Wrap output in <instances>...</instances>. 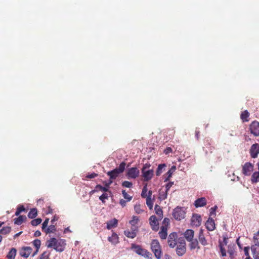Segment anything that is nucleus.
<instances>
[{
  "instance_id": "f257e3e1",
  "label": "nucleus",
  "mask_w": 259,
  "mask_h": 259,
  "mask_svg": "<svg viewBox=\"0 0 259 259\" xmlns=\"http://www.w3.org/2000/svg\"><path fill=\"white\" fill-rule=\"evenodd\" d=\"M126 163L122 162L119 165L118 167L112 170L108 171L107 174L110 177L108 183H106L105 187H103L100 184L96 186V188H99L101 191L103 192H110L109 188L110 185L113 183V180L116 179L119 175L123 172L125 169Z\"/></svg>"
},
{
  "instance_id": "a19ab883",
  "label": "nucleus",
  "mask_w": 259,
  "mask_h": 259,
  "mask_svg": "<svg viewBox=\"0 0 259 259\" xmlns=\"http://www.w3.org/2000/svg\"><path fill=\"white\" fill-rule=\"evenodd\" d=\"M146 204L149 207V208L151 209L153 207V202L151 200V198L150 197H147L146 198Z\"/></svg>"
},
{
  "instance_id": "864d4df0",
  "label": "nucleus",
  "mask_w": 259,
  "mask_h": 259,
  "mask_svg": "<svg viewBox=\"0 0 259 259\" xmlns=\"http://www.w3.org/2000/svg\"><path fill=\"white\" fill-rule=\"evenodd\" d=\"M173 185H174V182H169L168 183H167L165 186V190L168 191Z\"/></svg>"
},
{
  "instance_id": "412c9836",
  "label": "nucleus",
  "mask_w": 259,
  "mask_h": 259,
  "mask_svg": "<svg viewBox=\"0 0 259 259\" xmlns=\"http://www.w3.org/2000/svg\"><path fill=\"white\" fill-rule=\"evenodd\" d=\"M108 240L111 243L116 244L119 242V237L116 233L113 232L111 236L108 237Z\"/></svg>"
},
{
  "instance_id": "e433bc0d",
  "label": "nucleus",
  "mask_w": 259,
  "mask_h": 259,
  "mask_svg": "<svg viewBox=\"0 0 259 259\" xmlns=\"http://www.w3.org/2000/svg\"><path fill=\"white\" fill-rule=\"evenodd\" d=\"M56 231V227L53 224L50 225L48 228L45 230V232L46 234H49L50 233H54Z\"/></svg>"
},
{
  "instance_id": "39448f33",
  "label": "nucleus",
  "mask_w": 259,
  "mask_h": 259,
  "mask_svg": "<svg viewBox=\"0 0 259 259\" xmlns=\"http://www.w3.org/2000/svg\"><path fill=\"white\" fill-rule=\"evenodd\" d=\"M185 214L184 208L178 206L174 209L172 216L176 220L180 221L185 218Z\"/></svg>"
},
{
  "instance_id": "c756f323",
  "label": "nucleus",
  "mask_w": 259,
  "mask_h": 259,
  "mask_svg": "<svg viewBox=\"0 0 259 259\" xmlns=\"http://www.w3.org/2000/svg\"><path fill=\"white\" fill-rule=\"evenodd\" d=\"M251 181L252 183H256L259 181V171L253 173L251 176Z\"/></svg>"
},
{
  "instance_id": "cd10ccee",
  "label": "nucleus",
  "mask_w": 259,
  "mask_h": 259,
  "mask_svg": "<svg viewBox=\"0 0 259 259\" xmlns=\"http://www.w3.org/2000/svg\"><path fill=\"white\" fill-rule=\"evenodd\" d=\"M17 250L15 248H12L8 252L7 257L8 259H15Z\"/></svg>"
},
{
  "instance_id": "bf43d9fd",
  "label": "nucleus",
  "mask_w": 259,
  "mask_h": 259,
  "mask_svg": "<svg viewBox=\"0 0 259 259\" xmlns=\"http://www.w3.org/2000/svg\"><path fill=\"white\" fill-rule=\"evenodd\" d=\"M249 247H245L244 248V251L245 253V255L249 256Z\"/></svg>"
},
{
  "instance_id": "7c9ffc66",
  "label": "nucleus",
  "mask_w": 259,
  "mask_h": 259,
  "mask_svg": "<svg viewBox=\"0 0 259 259\" xmlns=\"http://www.w3.org/2000/svg\"><path fill=\"white\" fill-rule=\"evenodd\" d=\"M154 209L156 213L159 216V219H161L163 215V211L160 206L156 204L155 206Z\"/></svg>"
},
{
  "instance_id": "b1692460",
  "label": "nucleus",
  "mask_w": 259,
  "mask_h": 259,
  "mask_svg": "<svg viewBox=\"0 0 259 259\" xmlns=\"http://www.w3.org/2000/svg\"><path fill=\"white\" fill-rule=\"evenodd\" d=\"M198 239L200 243L202 245L205 246L207 244V241L204 237L203 230L202 229H201L199 231Z\"/></svg>"
},
{
  "instance_id": "c03bdc74",
  "label": "nucleus",
  "mask_w": 259,
  "mask_h": 259,
  "mask_svg": "<svg viewBox=\"0 0 259 259\" xmlns=\"http://www.w3.org/2000/svg\"><path fill=\"white\" fill-rule=\"evenodd\" d=\"M134 210L138 214L141 213L143 210L141 208L140 204H136L134 206Z\"/></svg>"
},
{
  "instance_id": "a211bd4d",
  "label": "nucleus",
  "mask_w": 259,
  "mask_h": 259,
  "mask_svg": "<svg viewBox=\"0 0 259 259\" xmlns=\"http://www.w3.org/2000/svg\"><path fill=\"white\" fill-rule=\"evenodd\" d=\"M132 230L131 231L129 230H126L124 231V234L129 238H134L137 236V230L136 229H134V228H132Z\"/></svg>"
},
{
  "instance_id": "7ed1b4c3",
  "label": "nucleus",
  "mask_w": 259,
  "mask_h": 259,
  "mask_svg": "<svg viewBox=\"0 0 259 259\" xmlns=\"http://www.w3.org/2000/svg\"><path fill=\"white\" fill-rule=\"evenodd\" d=\"M151 249L157 259H160L161 257V247L158 240L153 239L151 243Z\"/></svg>"
},
{
  "instance_id": "5fc2aeb1",
  "label": "nucleus",
  "mask_w": 259,
  "mask_h": 259,
  "mask_svg": "<svg viewBox=\"0 0 259 259\" xmlns=\"http://www.w3.org/2000/svg\"><path fill=\"white\" fill-rule=\"evenodd\" d=\"M228 252L230 254V255H232L234 252V248L230 245L228 246Z\"/></svg>"
},
{
  "instance_id": "0e129e2a",
  "label": "nucleus",
  "mask_w": 259,
  "mask_h": 259,
  "mask_svg": "<svg viewBox=\"0 0 259 259\" xmlns=\"http://www.w3.org/2000/svg\"><path fill=\"white\" fill-rule=\"evenodd\" d=\"M199 134H200V132L199 131H197V130L195 131V136L197 140L199 139Z\"/></svg>"
},
{
  "instance_id": "09e8293b",
  "label": "nucleus",
  "mask_w": 259,
  "mask_h": 259,
  "mask_svg": "<svg viewBox=\"0 0 259 259\" xmlns=\"http://www.w3.org/2000/svg\"><path fill=\"white\" fill-rule=\"evenodd\" d=\"M217 208H218L217 206L215 205L214 206L211 207L210 209V212H209L210 216H212V215H215V211H216Z\"/></svg>"
},
{
  "instance_id": "f704fd0d",
  "label": "nucleus",
  "mask_w": 259,
  "mask_h": 259,
  "mask_svg": "<svg viewBox=\"0 0 259 259\" xmlns=\"http://www.w3.org/2000/svg\"><path fill=\"white\" fill-rule=\"evenodd\" d=\"M139 221V217L137 216H133L132 220L130 221V224L133 226L132 228L136 229L135 226L138 224Z\"/></svg>"
},
{
  "instance_id": "338daca9",
  "label": "nucleus",
  "mask_w": 259,
  "mask_h": 259,
  "mask_svg": "<svg viewBox=\"0 0 259 259\" xmlns=\"http://www.w3.org/2000/svg\"><path fill=\"white\" fill-rule=\"evenodd\" d=\"M223 245H226L227 244V238L226 237H224L223 239Z\"/></svg>"
},
{
  "instance_id": "6e6552de",
  "label": "nucleus",
  "mask_w": 259,
  "mask_h": 259,
  "mask_svg": "<svg viewBox=\"0 0 259 259\" xmlns=\"http://www.w3.org/2000/svg\"><path fill=\"white\" fill-rule=\"evenodd\" d=\"M250 133L254 136H259V122L253 121L249 125Z\"/></svg>"
},
{
  "instance_id": "2f4dec72",
  "label": "nucleus",
  "mask_w": 259,
  "mask_h": 259,
  "mask_svg": "<svg viewBox=\"0 0 259 259\" xmlns=\"http://www.w3.org/2000/svg\"><path fill=\"white\" fill-rule=\"evenodd\" d=\"M11 231V227L7 226L4 227L0 230V234L3 235H7L10 233Z\"/></svg>"
},
{
  "instance_id": "473e14b6",
  "label": "nucleus",
  "mask_w": 259,
  "mask_h": 259,
  "mask_svg": "<svg viewBox=\"0 0 259 259\" xmlns=\"http://www.w3.org/2000/svg\"><path fill=\"white\" fill-rule=\"evenodd\" d=\"M249 114L247 110H245L242 112L240 117L241 119L243 120V121H248V117H249Z\"/></svg>"
},
{
  "instance_id": "393cba45",
  "label": "nucleus",
  "mask_w": 259,
  "mask_h": 259,
  "mask_svg": "<svg viewBox=\"0 0 259 259\" xmlns=\"http://www.w3.org/2000/svg\"><path fill=\"white\" fill-rule=\"evenodd\" d=\"M118 224V220L116 219H113L109 221L107 224V228L108 230L116 227Z\"/></svg>"
},
{
  "instance_id": "ddd939ff",
  "label": "nucleus",
  "mask_w": 259,
  "mask_h": 259,
  "mask_svg": "<svg viewBox=\"0 0 259 259\" xmlns=\"http://www.w3.org/2000/svg\"><path fill=\"white\" fill-rule=\"evenodd\" d=\"M201 217L200 214H194L191 219L192 225L196 227H199L201 223Z\"/></svg>"
},
{
  "instance_id": "0eeeda50",
  "label": "nucleus",
  "mask_w": 259,
  "mask_h": 259,
  "mask_svg": "<svg viewBox=\"0 0 259 259\" xmlns=\"http://www.w3.org/2000/svg\"><path fill=\"white\" fill-rule=\"evenodd\" d=\"M179 238H178V235L177 233L173 232L170 233L167 240V243L169 247L174 248L178 243Z\"/></svg>"
},
{
  "instance_id": "72a5a7b5",
  "label": "nucleus",
  "mask_w": 259,
  "mask_h": 259,
  "mask_svg": "<svg viewBox=\"0 0 259 259\" xmlns=\"http://www.w3.org/2000/svg\"><path fill=\"white\" fill-rule=\"evenodd\" d=\"M166 167V164H160L158 165L156 171V176H158L161 175V174L163 171V169L164 168Z\"/></svg>"
},
{
  "instance_id": "680f3d73",
  "label": "nucleus",
  "mask_w": 259,
  "mask_h": 259,
  "mask_svg": "<svg viewBox=\"0 0 259 259\" xmlns=\"http://www.w3.org/2000/svg\"><path fill=\"white\" fill-rule=\"evenodd\" d=\"M41 235V232L37 230V231H36L34 234V235L35 237H38L39 236H40Z\"/></svg>"
},
{
  "instance_id": "774afa93",
  "label": "nucleus",
  "mask_w": 259,
  "mask_h": 259,
  "mask_svg": "<svg viewBox=\"0 0 259 259\" xmlns=\"http://www.w3.org/2000/svg\"><path fill=\"white\" fill-rule=\"evenodd\" d=\"M152 191H149L148 194V195H146V197L149 196L150 198H151V195H152Z\"/></svg>"
},
{
  "instance_id": "423d86ee",
  "label": "nucleus",
  "mask_w": 259,
  "mask_h": 259,
  "mask_svg": "<svg viewBox=\"0 0 259 259\" xmlns=\"http://www.w3.org/2000/svg\"><path fill=\"white\" fill-rule=\"evenodd\" d=\"M177 245V253L179 256H182L186 251L185 241L182 238H179L178 243Z\"/></svg>"
},
{
  "instance_id": "f3484780",
  "label": "nucleus",
  "mask_w": 259,
  "mask_h": 259,
  "mask_svg": "<svg viewBox=\"0 0 259 259\" xmlns=\"http://www.w3.org/2000/svg\"><path fill=\"white\" fill-rule=\"evenodd\" d=\"M206 200L205 197L197 199L194 202V205L196 208L203 207L206 205Z\"/></svg>"
},
{
  "instance_id": "79ce46f5",
  "label": "nucleus",
  "mask_w": 259,
  "mask_h": 259,
  "mask_svg": "<svg viewBox=\"0 0 259 259\" xmlns=\"http://www.w3.org/2000/svg\"><path fill=\"white\" fill-rule=\"evenodd\" d=\"M122 194L124 199H126L127 201H130L132 200L133 197L128 195L125 192V190H123L122 191Z\"/></svg>"
},
{
  "instance_id": "c9c22d12",
  "label": "nucleus",
  "mask_w": 259,
  "mask_h": 259,
  "mask_svg": "<svg viewBox=\"0 0 259 259\" xmlns=\"http://www.w3.org/2000/svg\"><path fill=\"white\" fill-rule=\"evenodd\" d=\"M253 241L254 244L253 245L259 247V231L254 234Z\"/></svg>"
},
{
  "instance_id": "a18cd8bd",
  "label": "nucleus",
  "mask_w": 259,
  "mask_h": 259,
  "mask_svg": "<svg viewBox=\"0 0 259 259\" xmlns=\"http://www.w3.org/2000/svg\"><path fill=\"white\" fill-rule=\"evenodd\" d=\"M122 186L126 188H131L133 186V183L127 181H125L122 182Z\"/></svg>"
},
{
  "instance_id": "4c0bfd02",
  "label": "nucleus",
  "mask_w": 259,
  "mask_h": 259,
  "mask_svg": "<svg viewBox=\"0 0 259 259\" xmlns=\"http://www.w3.org/2000/svg\"><path fill=\"white\" fill-rule=\"evenodd\" d=\"M167 192L168 191L166 190H165L164 191L160 190L159 194V199L161 200L165 199L167 198Z\"/></svg>"
},
{
  "instance_id": "bb28decb",
  "label": "nucleus",
  "mask_w": 259,
  "mask_h": 259,
  "mask_svg": "<svg viewBox=\"0 0 259 259\" xmlns=\"http://www.w3.org/2000/svg\"><path fill=\"white\" fill-rule=\"evenodd\" d=\"M176 170V166H172L171 168L165 174V182L169 180L171 177L172 173Z\"/></svg>"
},
{
  "instance_id": "dca6fc26",
  "label": "nucleus",
  "mask_w": 259,
  "mask_h": 259,
  "mask_svg": "<svg viewBox=\"0 0 259 259\" xmlns=\"http://www.w3.org/2000/svg\"><path fill=\"white\" fill-rule=\"evenodd\" d=\"M205 226L208 231H213L215 229V225L214 220L211 218H209L205 223Z\"/></svg>"
},
{
  "instance_id": "052dcab7",
  "label": "nucleus",
  "mask_w": 259,
  "mask_h": 259,
  "mask_svg": "<svg viewBox=\"0 0 259 259\" xmlns=\"http://www.w3.org/2000/svg\"><path fill=\"white\" fill-rule=\"evenodd\" d=\"M17 209L18 210H19L21 212H22V211H25V209L23 205H20L19 206V207L17 208Z\"/></svg>"
},
{
  "instance_id": "ea45409f",
  "label": "nucleus",
  "mask_w": 259,
  "mask_h": 259,
  "mask_svg": "<svg viewBox=\"0 0 259 259\" xmlns=\"http://www.w3.org/2000/svg\"><path fill=\"white\" fill-rule=\"evenodd\" d=\"M42 220L40 218H37L36 219H34L31 222V224L33 226H36L39 224L41 223Z\"/></svg>"
},
{
  "instance_id": "3c124183",
  "label": "nucleus",
  "mask_w": 259,
  "mask_h": 259,
  "mask_svg": "<svg viewBox=\"0 0 259 259\" xmlns=\"http://www.w3.org/2000/svg\"><path fill=\"white\" fill-rule=\"evenodd\" d=\"M169 223V220L168 218H164L162 222L163 225L162 226H166V228L167 229Z\"/></svg>"
},
{
  "instance_id": "4be33fe9",
  "label": "nucleus",
  "mask_w": 259,
  "mask_h": 259,
  "mask_svg": "<svg viewBox=\"0 0 259 259\" xmlns=\"http://www.w3.org/2000/svg\"><path fill=\"white\" fill-rule=\"evenodd\" d=\"M251 249L254 259H259V248L257 246L252 245Z\"/></svg>"
},
{
  "instance_id": "1a4fd4ad",
  "label": "nucleus",
  "mask_w": 259,
  "mask_h": 259,
  "mask_svg": "<svg viewBox=\"0 0 259 259\" xmlns=\"http://www.w3.org/2000/svg\"><path fill=\"white\" fill-rule=\"evenodd\" d=\"M149 224L153 231H157L159 228L158 220L155 215H152L149 218Z\"/></svg>"
},
{
  "instance_id": "6e6d98bb",
  "label": "nucleus",
  "mask_w": 259,
  "mask_h": 259,
  "mask_svg": "<svg viewBox=\"0 0 259 259\" xmlns=\"http://www.w3.org/2000/svg\"><path fill=\"white\" fill-rule=\"evenodd\" d=\"M172 151V149L170 147H167L164 150V153L165 154H169L170 153H171Z\"/></svg>"
},
{
  "instance_id": "2eb2a0df",
  "label": "nucleus",
  "mask_w": 259,
  "mask_h": 259,
  "mask_svg": "<svg viewBox=\"0 0 259 259\" xmlns=\"http://www.w3.org/2000/svg\"><path fill=\"white\" fill-rule=\"evenodd\" d=\"M142 176L144 178V181H148L150 180L153 175V170L152 169H148L147 170L142 171Z\"/></svg>"
},
{
  "instance_id": "69168bd1",
  "label": "nucleus",
  "mask_w": 259,
  "mask_h": 259,
  "mask_svg": "<svg viewBox=\"0 0 259 259\" xmlns=\"http://www.w3.org/2000/svg\"><path fill=\"white\" fill-rule=\"evenodd\" d=\"M22 233V231H21L17 234H16L14 236V239H16L17 237H19L21 234Z\"/></svg>"
},
{
  "instance_id": "de8ad7c7",
  "label": "nucleus",
  "mask_w": 259,
  "mask_h": 259,
  "mask_svg": "<svg viewBox=\"0 0 259 259\" xmlns=\"http://www.w3.org/2000/svg\"><path fill=\"white\" fill-rule=\"evenodd\" d=\"M49 221V219L47 218V219H46L45 221L43 222V223L42 224V227H41L42 231H45V230L46 229V228L47 227L48 225Z\"/></svg>"
},
{
  "instance_id": "f03ea898",
  "label": "nucleus",
  "mask_w": 259,
  "mask_h": 259,
  "mask_svg": "<svg viewBox=\"0 0 259 259\" xmlns=\"http://www.w3.org/2000/svg\"><path fill=\"white\" fill-rule=\"evenodd\" d=\"M65 240L62 239L51 238L46 242V246L48 248H53L57 251H63L66 246Z\"/></svg>"
},
{
  "instance_id": "f8f14e48",
  "label": "nucleus",
  "mask_w": 259,
  "mask_h": 259,
  "mask_svg": "<svg viewBox=\"0 0 259 259\" xmlns=\"http://www.w3.org/2000/svg\"><path fill=\"white\" fill-rule=\"evenodd\" d=\"M139 175V170L137 167H132L128 169L127 176L128 178L136 179Z\"/></svg>"
},
{
  "instance_id": "6ab92c4d",
  "label": "nucleus",
  "mask_w": 259,
  "mask_h": 259,
  "mask_svg": "<svg viewBox=\"0 0 259 259\" xmlns=\"http://www.w3.org/2000/svg\"><path fill=\"white\" fill-rule=\"evenodd\" d=\"M184 235L187 241H190L194 239V232L193 230L188 229L185 232Z\"/></svg>"
},
{
  "instance_id": "9b49d317",
  "label": "nucleus",
  "mask_w": 259,
  "mask_h": 259,
  "mask_svg": "<svg viewBox=\"0 0 259 259\" xmlns=\"http://www.w3.org/2000/svg\"><path fill=\"white\" fill-rule=\"evenodd\" d=\"M249 153L251 158H256L259 153V144L257 143L253 144L250 147Z\"/></svg>"
},
{
  "instance_id": "4468645a",
  "label": "nucleus",
  "mask_w": 259,
  "mask_h": 259,
  "mask_svg": "<svg viewBox=\"0 0 259 259\" xmlns=\"http://www.w3.org/2000/svg\"><path fill=\"white\" fill-rule=\"evenodd\" d=\"M32 249L30 247H23L20 250V254L21 256L27 258L31 253Z\"/></svg>"
},
{
  "instance_id": "8fccbe9b",
  "label": "nucleus",
  "mask_w": 259,
  "mask_h": 259,
  "mask_svg": "<svg viewBox=\"0 0 259 259\" xmlns=\"http://www.w3.org/2000/svg\"><path fill=\"white\" fill-rule=\"evenodd\" d=\"M147 191V190L146 186H144L143 187L142 191V193H141V196L143 198H146V197Z\"/></svg>"
},
{
  "instance_id": "a878e982",
  "label": "nucleus",
  "mask_w": 259,
  "mask_h": 259,
  "mask_svg": "<svg viewBox=\"0 0 259 259\" xmlns=\"http://www.w3.org/2000/svg\"><path fill=\"white\" fill-rule=\"evenodd\" d=\"M26 219L25 215H20L17 218L14 219V224L17 225H21Z\"/></svg>"
},
{
  "instance_id": "5701e85b",
  "label": "nucleus",
  "mask_w": 259,
  "mask_h": 259,
  "mask_svg": "<svg viewBox=\"0 0 259 259\" xmlns=\"http://www.w3.org/2000/svg\"><path fill=\"white\" fill-rule=\"evenodd\" d=\"M190 242L189 244V247L190 249H195L197 248V249H199L200 248L198 241L197 239H193L192 241H189Z\"/></svg>"
},
{
  "instance_id": "603ef678",
  "label": "nucleus",
  "mask_w": 259,
  "mask_h": 259,
  "mask_svg": "<svg viewBox=\"0 0 259 259\" xmlns=\"http://www.w3.org/2000/svg\"><path fill=\"white\" fill-rule=\"evenodd\" d=\"M98 175L95 172L92 173L91 174H89L86 176V178L88 179H92L97 177Z\"/></svg>"
},
{
  "instance_id": "20e7f679",
  "label": "nucleus",
  "mask_w": 259,
  "mask_h": 259,
  "mask_svg": "<svg viewBox=\"0 0 259 259\" xmlns=\"http://www.w3.org/2000/svg\"><path fill=\"white\" fill-rule=\"evenodd\" d=\"M131 249L134 250L138 254L148 258H151L152 254L147 250L142 248L140 245L132 243Z\"/></svg>"
},
{
  "instance_id": "58836bf2",
  "label": "nucleus",
  "mask_w": 259,
  "mask_h": 259,
  "mask_svg": "<svg viewBox=\"0 0 259 259\" xmlns=\"http://www.w3.org/2000/svg\"><path fill=\"white\" fill-rule=\"evenodd\" d=\"M219 247L220 248V251L221 252V255L222 256H226V251L225 248L224 247L223 243L222 242H220Z\"/></svg>"
},
{
  "instance_id": "4d7b16f0",
  "label": "nucleus",
  "mask_w": 259,
  "mask_h": 259,
  "mask_svg": "<svg viewBox=\"0 0 259 259\" xmlns=\"http://www.w3.org/2000/svg\"><path fill=\"white\" fill-rule=\"evenodd\" d=\"M150 167V164H148V163H146L144 165L142 169V171H144V170H147L148 169H149V167Z\"/></svg>"
},
{
  "instance_id": "c85d7f7f",
  "label": "nucleus",
  "mask_w": 259,
  "mask_h": 259,
  "mask_svg": "<svg viewBox=\"0 0 259 259\" xmlns=\"http://www.w3.org/2000/svg\"><path fill=\"white\" fill-rule=\"evenodd\" d=\"M37 215V210L35 208H33L30 209V211L28 214V217L30 219H34Z\"/></svg>"
},
{
  "instance_id": "aec40b11",
  "label": "nucleus",
  "mask_w": 259,
  "mask_h": 259,
  "mask_svg": "<svg viewBox=\"0 0 259 259\" xmlns=\"http://www.w3.org/2000/svg\"><path fill=\"white\" fill-rule=\"evenodd\" d=\"M167 229L166 226H161L160 231L159 232V235L161 239H165L167 236Z\"/></svg>"
},
{
  "instance_id": "9d476101",
  "label": "nucleus",
  "mask_w": 259,
  "mask_h": 259,
  "mask_svg": "<svg viewBox=\"0 0 259 259\" xmlns=\"http://www.w3.org/2000/svg\"><path fill=\"white\" fill-rule=\"evenodd\" d=\"M253 170V165L250 162H246L242 166V173L245 176H249Z\"/></svg>"
},
{
  "instance_id": "13d9d810",
  "label": "nucleus",
  "mask_w": 259,
  "mask_h": 259,
  "mask_svg": "<svg viewBox=\"0 0 259 259\" xmlns=\"http://www.w3.org/2000/svg\"><path fill=\"white\" fill-rule=\"evenodd\" d=\"M127 201V200L126 201L124 199H121L119 201V203L123 207L126 205Z\"/></svg>"
},
{
  "instance_id": "49530a36",
  "label": "nucleus",
  "mask_w": 259,
  "mask_h": 259,
  "mask_svg": "<svg viewBox=\"0 0 259 259\" xmlns=\"http://www.w3.org/2000/svg\"><path fill=\"white\" fill-rule=\"evenodd\" d=\"M108 194L107 193H103L102 195H101L100 197H99V199L103 202V203H105V199H108Z\"/></svg>"
},
{
  "instance_id": "37998d69",
  "label": "nucleus",
  "mask_w": 259,
  "mask_h": 259,
  "mask_svg": "<svg viewBox=\"0 0 259 259\" xmlns=\"http://www.w3.org/2000/svg\"><path fill=\"white\" fill-rule=\"evenodd\" d=\"M33 244L35 247V248L37 249V250H39L41 245L40 240L39 239H35L33 241Z\"/></svg>"
},
{
  "instance_id": "e2e57ef3",
  "label": "nucleus",
  "mask_w": 259,
  "mask_h": 259,
  "mask_svg": "<svg viewBox=\"0 0 259 259\" xmlns=\"http://www.w3.org/2000/svg\"><path fill=\"white\" fill-rule=\"evenodd\" d=\"M57 220H58V218L56 217V216H54L51 220L52 224H53L54 223V222Z\"/></svg>"
}]
</instances>
